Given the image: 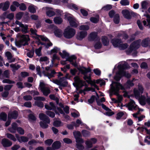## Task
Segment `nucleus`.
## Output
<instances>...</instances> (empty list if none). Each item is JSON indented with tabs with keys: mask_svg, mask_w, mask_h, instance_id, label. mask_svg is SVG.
Instances as JSON below:
<instances>
[{
	"mask_svg": "<svg viewBox=\"0 0 150 150\" xmlns=\"http://www.w3.org/2000/svg\"><path fill=\"white\" fill-rule=\"evenodd\" d=\"M138 88H135L134 90V93L135 97L138 99L140 104L142 105H145L146 103L150 105V97L148 96V93L145 92L146 96L142 95L144 92V89L142 85L139 84Z\"/></svg>",
	"mask_w": 150,
	"mask_h": 150,
	"instance_id": "obj_1",
	"label": "nucleus"
},
{
	"mask_svg": "<svg viewBox=\"0 0 150 150\" xmlns=\"http://www.w3.org/2000/svg\"><path fill=\"white\" fill-rule=\"evenodd\" d=\"M129 66L125 62H122L120 63L118 66V68L119 69V72L117 73L116 76L114 77L115 80L117 81L120 80L121 77L124 76L127 78H129L131 75L128 73L125 72L123 69L129 68Z\"/></svg>",
	"mask_w": 150,
	"mask_h": 150,
	"instance_id": "obj_2",
	"label": "nucleus"
},
{
	"mask_svg": "<svg viewBox=\"0 0 150 150\" xmlns=\"http://www.w3.org/2000/svg\"><path fill=\"white\" fill-rule=\"evenodd\" d=\"M125 88H126L125 86L124 87L118 82L112 81V83L110 85V94L111 95L113 94L117 95L118 96L117 100V103H120L122 100V96H119L118 95L119 91L120 89H125Z\"/></svg>",
	"mask_w": 150,
	"mask_h": 150,
	"instance_id": "obj_3",
	"label": "nucleus"
},
{
	"mask_svg": "<svg viewBox=\"0 0 150 150\" xmlns=\"http://www.w3.org/2000/svg\"><path fill=\"white\" fill-rule=\"evenodd\" d=\"M78 69L82 74L84 75V76L83 77L84 79L86 80L88 83L91 84L92 86H93L94 87L97 88V90H98L99 88L95 84V83L90 80L91 76L90 75L88 76H86V74L91 71V70L90 68H88L86 69L84 67H81L78 68Z\"/></svg>",
	"mask_w": 150,
	"mask_h": 150,
	"instance_id": "obj_4",
	"label": "nucleus"
},
{
	"mask_svg": "<svg viewBox=\"0 0 150 150\" xmlns=\"http://www.w3.org/2000/svg\"><path fill=\"white\" fill-rule=\"evenodd\" d=\"M17 36L19 38V40L15 42L16 46L19 47L22 45L24 46L28 45V42L30 40L28 35L18 34Z\"/></svg>",
	"mask_w": 150,
	"mask_h": 150,
	"instance_id": "obj_5",
	"label": "nucleus"
},
{
	"mask_svg": "<svg viewBox=\"0 0 150 150\" xmlns=\"http://www.w3.org/2000/svg\"><path fill=\"white\" fill-rule=\"evenodd\" d=\"M59 53L62 58L66 59V61H69L74 67L77 66L75 62L76 57L75 56L69 57V54L65 51H63L62 53L59 52Z\"/></svg>",
	"mask_w": 150,
	"mask_h": 150,
	"instance_id": "obj_6",
	"label": "nucleus"
},
{
	"mask_svg": "<svg viewBox=\"0 0 150 150\" xmlns=\"http://www.w3.org/2000/svg\"><path fill=\"white\" fill-rule=\"evenodd\" d=\"M76 33L75 30L68 26L65 30L64 35L65 37L67 38H70L73 37Z\"/></svg>",
	"mask_w": 150,
	"mask_h": 150,
	"instance_id": "obj_7",
	"label": "nucleus"
},
{
	"mask_svg": "<svg viewBox=\"0 0 150 150\" xmlns=\"http://www.w3.org/2000/svg\"><path fill=\"white\" fill-rule=\"evenodd\" d=\"M111 42L115 47H118L120 50H125L128 46V45L126 43L122 44L121 41L119 39H113Z\"/></svg>",
	"mask_w": 150,
	"mask_h": 150,
	"instance_id": "obj_8",
	"label": "nucleus"
},
{
	"mask_svg": "<svg viewBox=\"0 0 150 150\" xmlns=\"http://www.w3.org/2000/svg\"><path fill=\"white\" fill-rule=\"evenodd\" d=\"M65 18L67 19L71 26L74 27L78 26V23L76 20L70 14L66 13L65 15Z\"/></svg>",
	"mask_w": 150,
	"mask_h": 150,
	"instance_id": "obj_9",
	"label": "nucleus"
},
{
	"mask_svg": "<svg viewBox=\"0 0 150 150\" xmlns=\"http://www.w3.org/2000/svg\"><path fill=\"white\" fill-rule=\"evenodd\" d=\"M52 67V65H50V67H46L45 70L42 72L44 76H47L49 79L54 77V74L56 73L54 70H50V67Z\"/></svg>",
	"mask_w": 150,
	"mask_h": 150,
	"instance_id": "obj_10",
	"label": "nucleus"
},
{
	"mask_svg": "<svg viewBox=\"0 0 150 150\" xmlns=\"http://www.w3.org/2000/svg\"><path fill=\"white\" fill-rule=\"evenodd\" d=\"M17 124L16 123H13L11 125V127L8 129L10 132L12 133H15L17 129L18 132L21 134H23L24 133V130L21 128L19 127L17 129Z\"/></svg>",
	"mask_w": 150,
	"mask_h": 150,
	"instance_id": "obj_11",
	"label": "nucleus"
},
{
	"mask_svg": "<svg viewBox=\"0 0 150 150\" xmlns=\"http://www.w3.org/2000/svg\"><path fill=\"white\" fill-rule=\"evenodd\" d=\"M58 79L59 80H53L52 81L60 86H65L67 85V82L65 77H63Z\"/></svg>",
	"mask_w": 150,
	"mask_h": 150,
	"instance_id": "obj_12",
	"label": "nucleus"
},
{
	"mask_svg": "<svg viewBox=\"0 0 150 150\" xmlns=\"http://www.w3.org/2000/svg\"><path fill=\"white\" fill-rule=\"evenodd\" d=\"M127 107L129 110H137L138 108L137 105L135 104V102L133 100H130L127 104L124 105Z\"/></svg>",
	"mask_w": 150,
	"mask_h": 150,
	"instance_id": "obj_13",
	"label": "nucleus"
},
{
	"mask_svg": "<svg viewBox=\"0 0 150 150\" xmlns=\"http://www.w3.org/2000/svg\"><path fill=\"white\" fill-rule=\"evenodd\" d=\"M40 86L41 91L44 95L47 96L50 93V89L48 87L45 86L43 82H40Z\"/></svg>",
	"mask_w": 150,
	"mask_h": 150,
	"instance_id": "obj_14",
	"label": "nucleus"
},
{
	"mask_svg": "<svg viewBox=\"0 0 150 150\" xmlns=\"http://www.w3.org/2000/svg\"><path fill=\"white\" fill-rule=\"evenodd\" d=\"M42 10L46 11L47 15L49 17H51L55 15V12L52 8L45 7L42 8Z\"/></svg>",
	"mask_w": 150,
	"mask_h": 150,
	"instance_id": "obj_15",
	"label": "nucleus"
},
{
	"mask_svg": "<svg viewBox=\"0 0 150 150\" xmlns=\"http://www.w3.org/2000/svg\"><path fill=\"white\" fill-rule=\"evenodd\" d=\"M141 42V40H139L133 42L130 46L129 52H131L134 49L138 48L140 47Z\"/></svg>",
	"mask_w": 150,
	"mask_h": 150,
	"instance_id": "obj_16",
	"label": "nucleus"
},
{
	"mask_svg": "<svg viewBox=\"0 0 150 150\" xmlns=\"http://www.w3.org/2000/svg\"><path fill=\"white\" fill-rule=\"evenodd\" d=\"M39 117L40 119L44 122H46L47 124L50 123V121L49 118L44 114L40 113L39 115Z\"/></svg>",
	"mask_w": 150,
	"mask_h": 150,
	"instance_id": "obj_17",
	"label": "nucleus"
},
{
	"mask_svg": "<svg viewBox=\"0 0 150 150\" xmlns=\"http://www.w3.org/2000/svg\"><path fill=\"white\" fill-rule=\"evenodd\" d=\"M15 23L19 25L21 28V31L23 32L26 33L28 32V26L26 25H24L22 24L21 22L18 21H16L15 22Z\"/></svg>",
	"mask_w": 150,
	"mask_h": 150,
	"instance_id": "obj_18",
	"label": "nucleus"
},
{
	"mask_svg": "<svg viewBox=\"0 0 150 150\" xmlns=\"http://www.w3.org/2000/svg\"><path fill=\"white\" fill-rule=\"evenodd\" d=\"M1 144L4 147H8L11 146L12 143L8 139H4L1 141Z\"/></svg>",
	"mask_w": 150,
	"mask_h": 150,
	"instance_id": "obj_19",
	"label": "nucleus"
},
{
	"mask_svg": "<svg viewBox=\"0 0 150 150\" xmlns=\"http://www.w3.org/2000/svg\"><path fill=\"white\" fill-rule=\"evenodd\" d=\"M74 79L75 83L78 86H82L84 85L85 82L83 81L78 76H75L74 78Z\"/></svg>",
	"mask_w": 150,
	"mask_h": 150,
	"instance_id": "obj_20",
	"label": "nucleus"
},
{
	"mask_svg": "<svg viewBox=\"0 0 150 150\" xmlns=\"http://www.w3.org/2000/svg\"><path fill=\"white\" fill-rule=\"evenodd\" d=\"M97 142V140L94 138L91 139L90 140L86 141V144L87 147L90 148L92 147L93 144Z\"/></svg>",
	"mask_w": 150,
	"mask_h": 150,
	"instance_id": "obj_21",
	"label": "nucleus"
},
{
	"mask_svg": "<svg viewBox=\"0 0 150 150\" xmlns=\"http://www.w3.org/2000/svg\"><path fill=\"white\" fill-rule=\"evenodd\" d=\"M9 5V2L8 1L4 3H1L0 4V8H2L3 11H6L8 8Z\"/></svg>",
	"mask_w": 150,
	"mask_h": 150,
	"instance_id": "obj_22",
	"label": "nucleus"
},
{
	"mask_svg": "<svg viewBox=\"0 0 150 150\" xmlns=\"http://www.w3.org/2000/svg\"><path fill=\"white\" fill-rule=\"evenodd\" d=\"M73 134L76 139V142H79V140L82 141V139L80 138L81 135L80 132L79 131H74L73 132Z\"/></svg>",
	"mask_w": 150,
	"mask_h": 150,
	"instance_id": "obj_23",
	"label": "nucleus"
},
{
	"mask_svg": "<svg viewBox=\"0 0 150 150\" xmlns=\"http://www.w3.org/2000/svg\"><path fill=\"white\" fill-rule=\"evenodd\" d=\"M87 33L86 31H81L78 33L77 38L79 40H81L84 38L87 35Z\"/></svg>",
	"mask_w": 150,
	"mask_h": 150,
	"instance_id": "obj_24",
	"label": "nucleus"
},
{
	"mask_svg": "<svg viewBox=\"0 0 150 150\" xmlns=\"http://www.w3.org/2000/svg\"><path fill=\"white\" fill-rule=\"evenodd\" d=\"M5 55L7 58L9 62L11 63L15 61V59L14 58H12V55L9 52H6L5 53Z\"/></svg>",
	"mask_w": 150,
	"mask_h": 150,
	"instance_id": "obj_25",
	"label": "nucleus"
},
{
	"mask_svg": "<svg viewBox=\"0 0 150 150\" xmlns=\"http://www.w3.org/2000/svg\"><path fill=\"white\" fill-rule=\"evenodd\" d=\"M122 13L123 16L127 19H129L131 18L130 13L129 11L127 10H124L122 11Z\"/></svg>",
	"mask_w": 150,
	"mask_h": 150,
	"instance_id": "obj_26",
	"label": "nucleus"
},
{
	"mask_svg": "<svg viewBox=\"0 0 150 150\" xmlns=\"http://www.w3.org/2000/svg\"><path fill=\"white\" fill-rule=\"evenodd\" d=\"M18 116V112L16 111H14L11 113H9L8 114V119H16Z\"/></svg>",
	"mask_w": 150,
	"mask_h": 150,
	"instance_id": "obj_27",
	"label": "nucleus"
},
{
	"mask_svg": "<svg viewBox=\"0 0 150 150\" xmlns=\"http://www.w3.org/2000/svg\"><path fill=\"white\" fill-rule=\"evenodd\" d=\"M55 30L54 33L55 35L59 37H61L62 35V32L61 30L58 29L56 27L54 26Z\"/></svg>",
	"mask_w": 150,
	"mask_h": 150,
	"instance_id": "obj_28",
	"label": "nucleus"
},
{
	"mask_svg": "<svg viewBox=\"0 0 150 150\" xmlns=\"http://www.w3.org/2000/svg\"><path fill=\"white\" fill-rule=\"evenodd\" d=\"M45 108L47 110H54L55 108V106L53 103L50 102L49 104L45 105Z\"/></svg>",
	"mask_w": 150,
	"mask_h": 150,
	"instance_id": "obj_29",
	"label": "nucleus"
},
{
	"mask_svg": "<svg viewBox=\"0 0 150 150\" xmlns=\"http://www.w3.org/2000/svg\"><path fill=\"white\" fill-rule=\"evenodd\" d=\"M76 142V146L77 148L79 150H83L84 149V146L82 144L83 143V140H82V142L81 140H79L78 142Z\"/></svg>",
	"mask_w": 150,
	"mask_h": 150,
	"instance_id": "obj_30",
	"label": "nucleus"
},
{
	"mask_svg": "<svg viewBox=\"0 0 150 150\" xmlns=\"http://www.w3.org/2000/svg\"><path fill=\"white\" fill-rule=\"evenodd\" d=\"M150 2L148 1H144L141 3L142 9H145L150 5Z\"/></svg>",
	"mask_w": 150,
	"mask_h": 150,
	"instance_id": "obj_31",
	"label": "nucleus"
},
{
	"mask_svg": "<svg viewBox=\"0 0 150 150\" xmlns=\"http://www.w3.org/2000/svg\"><path fill=\"white\" fill-rule=\"evenodd\" d=\"M54 22L56 24H60L63 22V20L60 17L57 16L54 18Z\"/></svg>",
	"mask_w": 150,
	"mask_h": 150,
	"instance_id": "obj_32",
	"label": "nucleus"
},
{
	"mask_svg": "<svg viewBox=\"0 0 150 150\" xmlns=\"http://www.w3.org/2000/svg\"><path fill=\"white\" fill-rule=\"evenodd\" d=\"M60 142L58 141L54 142L52 145V146L55 149H57L61 146Z\"/></svg>",
	"mask_w": 150,
	"mask_h": 150,
	"instance_id": "obj_33",
	"label": "nucleus"
},
{
	"mask_svg": "<svg viewBox=\"0 0 150 150\" xmlns=\"http://www.w3.org/2000/svg\"><path fill=\"white\" fill-rule=\"evenodd\" d=\"M145 16L147 18V21L148 23H147V22L146 21H143L144 25V26H148L149 28H150V17L149 15H146Z\"/></svg>",
	"mask_w": 150,
	"mask_h": 150,
	"instance_id": "obj_34",
	"label": "nucleus"
},
{
	"mask_svg": "<svg viewBox=\"0 0 150 150\" xmlns=\"http://www.w3.org/2000/svg\"><path fill=\"white\" fill-rule=\"evenodd\" d=\"M36 7L32 4L30 5L28 8L29 11L33 13H34L36 12Z\"/></svg>",
	"mask_w": 150,
	"mask_h": 150,
	"instance_id": "obj_35",
	"label": "nucleus"
},
{
	"mask_svg": "<svg viewBox=\"0 0 150 150\" xmlns=\"http://www.w3.org/2000/svg\"><path fill=\"white\" fill-rule=\"evenodd\" d=\"M53 125L56 127H59L63 125V123L59 120H56L54 121L53 123Z\"/></svg>",
	"mask_w": 150,
	"mask_h": 150,
	"instance_id": "obj_36",
	"label": "nucleus"
},
{
	"mask_svg": "<svg viewBox=\"0 0 150 150\" xmlns=\"http://www.w3.org/2000/svg\"><path fill=\"white\" fill-rule=\"evenodd\" d=\"M10 67L12 69V70L13 72L15 71L20 67V66L18 64H11L10 65Z\"/></svg>",
	"mask_w": 150,
	"mask_h": 150,
	"instance_id": "obj_37",
	"label": "nucleus"
},
{
	"mask_svg": "<svg viewBox=\"0 0 150 150\" xmlns=\"http://www.w3.org/2000/svg\"><path fill=\"white\" fill-rule=\"evenodd\" d=\"M29 140L28 137L25 136H21L18 139V141L20 143L22 142H26L28 141Z\"/></svg>",
	"mask_w": 150,
	"mask_h": 150,
	"instance_id": "obj_38",
	"label": "nucleus"
},
{
	"mask_svg": "<svg viewBox=\"0 0 150 150\" xmlns=\"http://www.w3.org/2000/svg\"><path fill=\"white\" fill-rule=\"evenodd\" d=\"M137 130H139L140 131H145V132L147 134H150V131L148 130L146 128L143 127V126H142V127H138L137 129Z\"/></svg>",
	"mask_w": 150,
	"mask_h": 150,
	"instance_id": "obj_39",
	"label": "nucleus"
},
{
	"mask_svg": "<svg viewBox=\"0 0 150 150\" xmlns=\"http://www.w3.org/2000/svg\"><path fill=\"white\" fill-rule=\"evenodd\" d=\"M149 39L148 38L144 40L142 43V45L144 47H147L149 44Z\"/></svg>",
	"mask_w": 150,
	"mask_h": 150,
	"instance_id": "obj_40",
	"label": "nucleus"
},
{
	"mask_svg": "<svg viewBox=\"0 0 150 150\" xmlns=\"http://www.w3.org/2000/svg\"><path fill=\"white\" fill-rule=\"evenodd\" d=\"M102 40L103 44L105 45H107L109 43V41L107 37L103 36L102 38Z\"/></svg>",
	"mask_w": 150,
	"mask_h": 150,
	"instance_id": "obj_41",
	"label": "nucleus"
},
{
	"mask_svg": "<svg viewBox=\"0 0 150 150\" xmlns=\"http://www.w3.org/2000/svg\"><path fill=\"white\" fill-rule=\"evenodd\" d=\"M97 33L96 32H93L91 33L89 36V39L91 40H93L95 39L97 37Z\"/></svg>",
	"mask_w": 150,
	"mask_h": 150,
	"instance_id": "obj_42",
	"label": "nucleus"
},
{
	"mask_svg": "<svg viewBox=\"0 0 150 150\" xmlns=\"http://www.w3.org/2000/svg\"><path fill=\"white\" fill-rule=\"evenodd\" d=\"M7 137L13 141L15 142L16 141V139L15 137L12 134L9 133H7L6 134Z\"/></svg>",
	"mask_w": 150,
	"mask_h": 150,
	"instance_id": "obj_43",
	"label": "nucleus"
},
{
	"mask_svg": "<svg viewBox=\"0 0 150 150\" xmlns=\"http://www.w3.org/2000/svg\"><path fill=\"white\" fill-rule=\"evenodd\" d=\"M84 124L83 123L81 120L77 119L76 121V124H75V126L76 127H79L80 125L81 126L84 125Z\"/></svg>",
	"mask_w": 150,
	"mask_h": 150,
	"instance_id": "obj_44",
	"label": "nucleus"
},
{
	"mask_svg": "<svg viewBox=\"0 0 150 150\" xmlns=\"http://www.w3.org/2000/svg\"><path fill=\"white\" fill-rule=\"evenodd\" d=\"M49 59L47 57H41L40 58L39 61L40 62H46V63L48 64L49 62Z\"/></svg>",
	"mask_w": 150,
	"mask_h": 150,
	"instance_id": "obj_45",
	"label": "nucleus"
},
{
	"mask_svg": "<svg viewBox=\"0 0 150 150\" xmlns=\"http://www.w3.org/2000/svg\"><path fill=\"white\" fill-rule=\"evenodd\" d=\"M7 118V115L4 112H2L0 114V119L5 121Z\"/></svg>",
	"mask_w": 150,
	"mask_h": 150,
	"instance_id": "obj_46",
	"label": "nucleus"
},
{
	"mask_svg": "<svg viewBox=\"0 0 150 150\" xmlns=\"http://www.w3.org/2000/svg\"><path fill=\"white\" fill-rule=\"evenodd\" d=\"M120 4L122 6H125L129 4V2L128 0H121Z\"/></svg>",
	"mask_w": 150,
	"mask_h": 150,
	"instance_id": "obj_47",
	"label": "nucleus"
},
{
	"mask_svg": "<svg viewBox=\"0 0 150 150\" xmlns=\"http://www.w3.org/2000/svg\"><path fill=\"white\" fill-rule=\"evenodd\" d=\"M68 7L72 9L77 10L78 7L76 5L73 4H71L69 5Z\"/></svg>",
	"mask_w": 150,
	"mask_h": 150,
	"instance_id": "obj_48",
	"label": "nucleus"
},
{
	"mask_svg": "<svg viewBox=\"0 0 150 150\" xmlns=\"http://www.w3.org/2000/svg\"><path fill=\"white\" fill-rule=\"evenodd\" d=\"M114 21L115 23L118 24L119 22V16L118 14H116L114 18Z\"/></svg>",
	"mask_w": 150,
	"mask_h": 150,
	"instance_id": "obj_49",
	"label": "nucleus"
},
{
	"mask_svg": "<svg viewBox=\"0 0 150 150\" xmlns=\"http://www.w3.org/2000/svg\"><path fill=\"white\" fill-rule=\"evenodd\" d=\"M40 126L43 128H47L48 126V125L46 122H41L40 123Z\"/></svg>",
	"mask_w": 150,
	"mask_h": 150,
	"instance_id": "obj_50",
	"label": "nucleus"
},
{
	"mask_svg": "<svg viewBox=\"0 0 150 150\" xmlns=\"http://www.w3.org/2000/svg\"><path fill=\"white\" fill-rule=\"evenodd\" d=\"M91 21L94 23H97L99 21V17L97 16L96 17H92L90 18Z\"/></svg>",
	"mask_w": 150,
	"mask_h": 150,
	"instance_id": "obj_51",
	"label": "nucleus"
},
{
	"mask_svg": "<svg viewBox=\"0 0 150 150\" xmlns=\"http://www.w3.org/2000/svg\"><path fill=\"white\" fill-rule=\"evenodd\" d=\"M88 26L87 25H82L80 26L79 29L81 30H87L89 29Z\"/></svg>",
	"mask_w": 150,
	"mask_h": 150,
	"instance_id": "obj_52",
	"label": "nucleus"
},
{
	"mask_svg": "<svg viewBox=\"0 0 150 150\" xmlns=\"http://www.w3.org/2000/svg\"><path fill=\"white\" fill-rule=\"evenodd\" d=\"M53 140L52 139H48L45 141V143L46 145L50 146L53 142Z\"/></svg>",
	"mask_w": 150,
	"mask_h": 150,
	"instance_id": "obj_53",
	"label": "nucleus"
},
{
	"mask_svg": "<svg viewBox=\"0 0 150 150\" xmlns=\"http://www.w3.org/2000/svg\"><path fill=\"white\" fill-rule=\"evenodd\" d=\"M46 114L51 117L53 118L55 116V114L54 112L49 111H47L46 112Z\"/></svg>",
	"mask_w": 150,
	"mask_h": 150,
	"instance_id": "obj_54",
	"label": "nucleus"
},
{
	"mask_svg": "<svg viewBox=\"0 0 150 150\" xmlns=\"http://www.w3.org/2000/svg\"><path fill=\"white\" fill-rule=\"evenodd\" d=\"M42 49V47H40L39 48L36 49L35 50V52L36 54L38 56H41V50Z\"/></svg>",
	"mask_w": 150,
	"mask_h": 150,
	"instance_id": "obj_55",
	"label": "nucleus"
},
{
	"mask_svg": "<svg viewBox=\"0 0 150 150\" xmlns=\"http://www.w3.org/2000/svg\"><path fill=\"white\" fill-rule=\"evenodd\" d=\"M112 6L110 5H107L104 6L102 9L104 10L108 11L111 9Z\"/></svg>",
	"mask_w": 150,
	"mask_h": 150,
	"instance_id": "obj_56",
	"label": "nucleus"
},
{
	"mask_svg": "<svg viewBox=\"0 0 150 150\" xmlns=\"http://www.w3.org/2000/svg\"><path fill=\"white\" fill-rule=\"evenodd\" d=\"M134 80V79H133L132 80L130 81L128 80L126 83V85H127L128 87H130L134 85V84L132 82Z\"/></svg>",
	"mask_w": 150,
	"mask_h": 150,
	"instance_id": "obj_57",
	"label": "nucleus"
},
{
	"mask_svg": "<svg viewBox=\"0 0 150 150\" xmlns=\"http://www.w3.org/2000/svg\"><path fill=\"white\" fill-rule=\"evenodd\" d=\"M75 122H72L71 124L67 125V127L68 128L70 129H74V126H75Z\"/></svg>",
	"mask_w": 150,
	"mask_h": 150,
	"instance_id": "obj_58",
	"label": "nucleus"
},
{
	"mask_svg": "<svg viewBox=\"0 0 150 150\" xmlns=\"http://www.w3.org/2000/svg\"><path fill=\"white\" fill-rule=\"evenodd\" d=\"M23 15V12H19L16 15V18L17 19L20 20L22 17Z\"/></svg>",
	"mask_w": 150,
	"mask_h": 150,
	"instance_id": "obj_59",
	"label": "nucleus"
},
{
	"mask_svg": "<svg viewBox=\"0 0 150 150\" xmlns=\"http://www.w3.org/2000/svg\"><path fill=\"white\" fill-rule=\"evenodd\" d=\"M96 83L100 84L101 86L104 85L105 84V82L104 81L99 79L96 80Z\"/></svg>",
	"mask_w": 150,
	"mask_h": 150,
	"instance_id": "obj_60",
	"label": "nucleus"
},
{
	"mask_svg": "<svg viewBox=\"0 0 150 150\" xmlns=\"http://www.w3.org/2000/svg\"><path fill=\"white\" fill-rule=\"evenodd\" d=\"M19 8L21 10L24 11L26 9V7L24 4L21 3L19 6Z\"/></svg>",
	"mask_w": 150,
	"mask_h": 150,
	"instance_id": "obj_61",
	"label": "nucleus"
},
{
	"mask_svg": "<svg viewBox=\"0 0 150 150\" xmlns=\"http://www.w3.org/2000/svg\"><path fill=\"white\" fill-rule=\"evenodd\" d=\"M59 49L57 47H54V48L51 50V54L53 53H57L58 52H59Z\"/></svg>",
	"mask_w": 150,
	"mask_h": 150,
	"instance_id": "obj_62",
	"label": "nucleus"
},
{
	"mask_svg": "<svg viewBox=\"0 0 150 150\" xmlns=\"http://www.w3.org/2000/svg\"><path fill=\"white\" fill-rule=\"evenodd\" d=\"M35 105L40 108H42L44 106V104L42 102H35Z\"/></svg>",
	"mask_w": 150,
	"mask_h": 150,
	"instance_id": "obj_63",
	"label": "nucleus"
},
{
	"mask_svg": "<svg viewBox=\"0 0 150 150\" xmlns=\"http://www.w3.org/2000/svg\"><path fill=\"white\" fill-rule=\"evenodd\" d=\"M144 142L147 144H150V136L146 137L145 139Z\"/></svg>",
	"mask_w": 150,
	"mask_h": 150,
	"instance_id": "obj_64",
	"label": "nucleus"
}]
</instances>
